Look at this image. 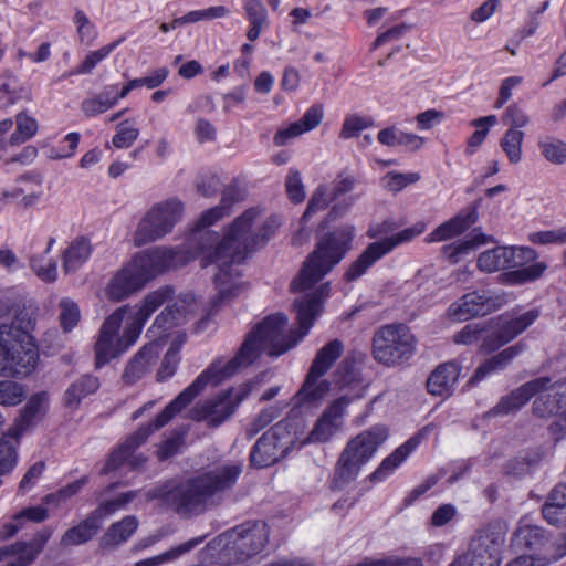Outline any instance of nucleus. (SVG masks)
<instances>
[{"label":"nucleus","instance_id":"9","mask_svg":"<svg viewBox=\"0 0 566 566\" xmlns=\"http://www.w3.org/2000/svg\"><path fill=\"white\" fill-rule=\"evenodd\" d=\"M185 206L178 198H169L150 207L138 222L134 233V244H144L163 239L181 221Z\"/></svg>","mask_w":566,"mask_h":566},{"label":"nucleus","instance_id":"46","mask_svg":"<svg viewBox=\"0 0 566 566\" xmlns=\"http://www.w3.org/2000/svg\"><path fill=\"white\" fill-rule=\"evenodd\" d=\"M17 129L10 136V145H21L31 139L38 132V122L25 112H20L15 116Z\"/></svg>","mask_w":566,"mask_h":566},{"label":"nucleus","instance_id":"51","mask_svg":"<svg viewBox=\"0 0 566 566\" xmlns=\"http://www.w3.org/2000/svg\"><path fill=\"white\" fill-rule=\"evenodd\" d=\"M27 397L25 387L11 379L0 380V405L15 407Z\"/></svg>","mask_w":566,"mask_h":566},{"label":"nucleus","instance_id":"34","mask_svg":"<svg viewBox=\"0 0 566 566\" xmlns=\"http://www.w3.org/2000/svg\"><path fill=\"white\" fill-rule=\"evenodd\" d=\"M522 350L523 347L521 345H514L503 349L499 354L492 356L491 358L482 363L475 369L470 381L472 384H475L496 371L503 370L510 365L513 358L516 357Z\"/></svg>","mask_w":566,"mask_h":566},{"label":"nucleus","instance_id":"62","mask_svg":"<svg viewBox=\"0 0 566 566\" xmlns=\"http://www.w3.org/2000/svg\"><path fill=\"white\" fill-rule=\"evenodd\" d=\"M285 188L290 200L294 203H301L305 199V189L298 170L290 169Z\"/></svg>","mask_w":566,"mask_h":566},{"label":"nucleus","instance_id":"31","mask_svg":"<svg viewBox=\"0 0 566 566\" xmlns=\"http://www.w3.org/2000/svg\"><path fill=\"white\" fill-rule=\"evenodd\" d=\"M542 514L551 525L566 526V484H558L548 493Z\"/></svg>","mask_w":566,"mask_h":566},{"label":"nucleus","instance_id":"35","mask_svg":"<svg viewBox=\"0 0 566 566\" xmlns=\"http://www.w3.org/2000/svg\"><path fill=\"white\" fill-rule=\"evenodd\" d=\"M92 245L88 239H74L62 254V266L66 274L77 271L90 258Z\"/></svg>","mask_w":566,"mask_h":566},{"label":"nucleus","instance_id":"49","mask_svg":"<svg viewBox=\"0 0 566 566\" xmlns=\"http://www.w3.org/2000/svg\"><path fill=\"white\" fill-rule=\"evenodd\" d=\"M137 491H129L119 494L117 497L113 500L104 501L91 514L95 516L98 523H101L103 518L108 517L116 513L117 511L124 509L137 496Z\"/></svg>","mask_w":566,"mask_h":566},{"label":"nucleus","instance_id":"41","mask_svg":"<svg viewBox=\"0 0 566 566\" xmlns=\"http://www.w3.org/2000/svg\"><path fill=\"white\" fill-rule=\"evenodd\" d=\"M489 238L485 234H476L470 239L460 240L442 247L443 256L452 264L458 263L461 258L468 255L479 245L485 244Z\"/></svg>","mask_w":566,"mask_h":566},{"label":"nucleus","instance_id":"1","mask_svg":"<svg viewBox=\"0 0 566 566\" xmlns=\"http://www.w3.org/2000/svg\"><path fill=\"white\" fill-rule=\"evenodd\" d=\"M355 228L346 224L326 234L316 249L307 256L298 275L291 282V291L302 293L293 304L298 324V333L287 329V316L276 313L266 316L247 336L238 354L224 361L214 359L188 387H186L156 419L138 428L125 441L115 448L104 468L103 474L118 469L125 461L133 469L142 467L146 458L134 452L147 441L155 431L166 426L176 415L184 410L208 386H217L234 375L239 368L250 366L261 354L277 357L307 335L323 312L324 302L329 296V284L316 285L352 248Z\"/></svg>","mask_w":566,"mask_h":566},{"label":"nucleus","instance_id":"48","mask_svg":"<svg viewBox=\"0 0 566 566\" xmlns=\"http://www.w3.org/2000/svg\"><path fill=\"white\" fill-rule=\"evenodd\" d=\"M538 148L542 156L554 165L566 163V143L554 138L545 137L538 142Z\"/></svg>","mask_w":566,"mask_h":566},{"label":"nucleus","instance_id":"39","mask_svg":"<svg viewBox=\"0 0 566 566\" xmlns=\"http://www.w3.org/2000/svg\"><path fill=\"white\" fill-rule=\"evenodd\" d=\"M343 350L344 345L339 339L328 342L317 352L308 371L323 377L340 357Z\"/></svg>","mask_w":566,"mask_h":566},{"label":"nucleus","instance_id":"45","mask_svg":"<svg viewBox=\"0 0 566 566\" xmlns=\"http://www.w3.org/2000/svg\"><path fill=\"white\" fill-rule=\"evenodd\" d=\"M523 140L524 133L515 128H507L500 139V147L511 164H517L522 160Z\"/></svg>","mask_w":566,"mask_h":566},{"label":"nucleus","instance_id":"16","mask_svg":"<svg viewBox=\"0 0 566 566\" xmlns=\"http://www.w3.org/2000/svg\"><path fill=\"white\" fill-rule=\"evenodd\" d=\"M291 444L290 422L281 420L255 442L250 454L251 463L258 468L274 464L287 453Z\"/></svg>","mask_w":566,"mask_h":566},{"label":"nucleus","instance_id":"44","mask_svg":"<svg viewBox=\"0 0 566 566\" xmlns=\"http://www.w3.org/2000/svg\"><path fill=\"white\" fill-rule=\"evenodd\" d=\"M18 441L19 439L10 438L7 432L0 438V485L2 476L11 473L18 463Z\"/></svg>","mask_w":566,"mask_h":566},{"label":"nucleus","instance_id":"12","mask_svg":"<svg viewBox=\"0 0 566 566\" xmlns=\"http://www.w3.org/2000/svg\"><path fill=\"white\" fill-rule=\"evenodd\" d=\"M227 553L235 563H245L260 555L269 543L270 531L263 521H248L230 531Z\"/></svg>","mask_w":566,"mask_h":566},{"label":"nucleus","instance_id":"36","mask_svg":"<svg viewBox=\"0 0 566 566\" xmlns=\"http://www.w3.org/2000/svg\"><path fill=\"white\" fill-rule=\"evenodd\" d=\"M137 527L138 520L135 516H125L108 527L101 538V547L107 549L125 543L136 532Z\"/></svg>","mask_w":566,"mask_h":566},{"label":"nucleus","instance_id":"58","mask_svg":"<svg viewBox=\"0 0 566 566\" xmlns=\"http://www.w3.org/2000/svg\"><path fill=\"white\" fill-rule=\"evenodd\" d=\"M420 176L417 172L401 174L389 171L386 174L381 181L382 186L392 192H398L406 188L408 185L415 184L419 180Z\"/></svg>","mask_w":566,"mask_h":566},{"label":"nucleus","instance_id":"57","mask_svg":"<svg viewBox=\"0 0 566 566\" xmlns=\"http://www.w3.org/2000/svg\"><path fill=\"white\" fill-rule=\"evenodd\" d=\"M139 136V129L130 124L129 120H123L116 127V134L112 138V144L118 149L129 148Z\"/></svg>","mask_w":566,"mask_h":566},{"label":"nucleus","instance_id":"19","mask_svg":"<svg viewBox=\"0 0 566 566\" xmlns=\"http://www.w3.org/2000/svg\"><path fill=\"white\" fill-rule=\"evenodd\" d=\"M504 542L501 534H481L472 539L468 552L450 566H500Z\"/></svg>","mask_w":566,"mask_h":566},{"label":"nucleus","instance_id":"38","mask_svg":"<svg viewBox=\"0 0 566 566\" xmlns=\"http://www.w3.org/2000/svg\"><path fill=\"white\" fill-rule=\"evenodd\" d=\"M101 527L92 514L83 520L76 526L69 528L61 537V545L63 547L81 545L92 539Z\"/></svg>","mask_w":566,"mask_h":566},{"label":"nucleus","instance_id":"7","mask_svg":"<svg viewBox=\"0 0 566 566\" xmlns=\"http://www.w3.org/2000/svg\"><path fill=\"white\" fill-rule=\"evenodd\" d=\"M387 438L388 428L375 424L349 439L336 461L332 488L340 490L355 481Z\"/></svg>","mask_w":566,"mask_h":566},{"label":"nucleus","instance_id":"60","mask_svg":"<svg viewBox=\"0 0 566 566\" xmlns=\"http://www.w3.org/2000/svg\"><path fill=\"white\" fill-rule=\"evenodd\" d=\"M179 349L180 346L174 343L165 354L160 368L157 373V379L159 381L171 377L176 373L180 361Z\"/></svg>","mask_w":566,"mask_h":566},{"label":"nucleus","instance_id":"50","mask_svg":"<svg viewBox=\"0 0 566 566\" xmlns=\"http://www.w3.org/2000/svg\"><path fill=\"white\" fill-rule=\"evenodd\" d=\"M488 334H492V331L485 323H470L453 335V342L458 345H473L480 340L483 343Z\"/></svg>","mask_w":566,"mask_h":566},{"label":"nucleus","instance_id":"63","mask_svg":"<svg viewBox=\"0 0 566 566\" xmlns=\"http://www.w3.org/2000/svg\"><path fill=\"white\" fill-rule=\"evenodd\" d=\"M60 322L65 332L71 331L80 321V310L77 305L70 300H62L60 303Z\"/></svg>","mask_w":566,"mask_h":566},{"label":"nucleus","instance_id":"10","mask_svg":"<svg viewBox=\"0 0 566 566\" xmlns=\"http://www.w3.org/2000/svg\"><path fill=\"white\" fill-rule=\"evenodd\" d=\"M426 229L427 223L424 221H418L411 227L405 228L390 237L371 242L349 265L345 273V279L349 282L356 281L363 276L369 268H371L381 258L389 254L395 248L411 242L415 238L422 234Z\"/></svg>","mask_w":566,"mask_h":566},{"label":"nucleus","instance_id":"27","mask_svg":"<svg viewBox=\"0 0 566 566\" xmlns=\"http://www.w3.org/2000/svg\"><path fill=\"white\" fill-rule=\"evenodd\" d=\"M311 371L293 397V406L297 408H310L317 406L329 391L331 384L328 380Z\"/></svg>","mask_w":566,"mask_h":566},{"label":"nucleus","instance_id":"21","mask_svg":"<svg viewBox=\"0 0 566 566\" xmlns=\"http://www.w3.org/2000/svg\"><path fill=\"white\" fill-rule=\"evenodd\" d=\"M537 379L547 380L536 392L532 405L533 413L539 418H549L566 411V386L563 380L552 381L547 376Z\"/></svg>","mask_w":566,"mask_h":566},{"label":"nucleus","instance_id":"61","mask_svg":"<svg viewBox=\"0 0 566 566\" xmlns=\"http://www.w3.org/2000/svg\"><path fill=\"white\" fill-rule=\"evenodd\" d=\"M528 241L533 244H565L566 243V228H558L553 230L537 231L528 234Z\"/></svg>","mask_w":566,"mask_h":566},{"label":"nucleus","instance_id":"64","mask_svg":"<svg viewBox=\"0 0 566 566\" xmlns=\"http://www.w3.org/2000/svg\"><path fill=\"white\" fill-rule=\"evenodd\" d=\"M357 184L355 175L349 172L347 169L339 171L336 178L333 180L332 195L335 198H339L343 195L350 192Z\"/></svg>","mask_w":566,"mask_h":566},{"label":"nucleus","instance_id":"28","mask_svg":"<svg viewBox=\"0 0 566 566\" xmlns=\"http://www.w3.org/2000/svg\"><path fill=\"white\" fill-rule=\"evenodd\" d=\"M44 394L32 396L21 410L19 418H17L14 423L8 429L7 434L15 440L19 439L27 429L36 423L44 411Z\"/></svg>","mask_w":566,"mask_h":566},{"label":"nucleus","instance_id":"26","mask_svg":"<svg viewBox=\"0 0 566 566\" xmlns=\"http://www.w3.org/2000/svg\"><path fill=\"white\" fill-rule=\"evenodd\" d=\"M476 220V209L471 208L469 211H461L450 220L441 223L432 232L426 237L427 243L442 242L465 232Z\"/></svg>","mask_w":566,"mask_h":566},{"label":"nucleus","instance_id":"55","mask_svg":"<svg viewBox=\"0 0 566 566\" xmlns=\"http://www.w3.org/2000/svg\"><path fill=\"white\" fill-rule=\"evenodd\" d=\"M334 200L335 198L329 191L328 186L319 185L312 193L302 219H310L316 212L326 209L328 205Z\"/></svg>","mask_w":566,"mask_h":566},{"label":"nucleus","instance_id":"2","mask_svg":"<svg viewBox=\"0 0 566 566\" xmlns=\"http://www.w3.org/2000/svg\"><path fill=\"white\" fill-rule=\"evenodd\" d=\"M259 211L249 209L238 217L231 224L214 252L205 254L203 264H217L219 272L214 276L219 302L235 296L241 285L233 279L229 268L233 263H241L260 244H264L281 226L277 217L268 218L261 226H256Z\"/></svg>","mask_w":566,"mask_h":566},{"label":"nucleus","instance_id":"37","mask_svg":"<svg viewBox=\"0 0 566 566\" xmlns=\"http://www.w3.org/2000/svg\"><path fill=\"white\" fill-rule=\"evenodd\" d=\"M101 386L96 376L86 374L73 381L66 389L64 398L70 408H77L81 401L90 395L95 394Z\"/></svg>","mask_w":566,"mask_h":566},{"label":"nucleus","instance_id":"14","mask_svg":"<svg viewBox=\"0 0 566 566\" xmlns=\"http://www.w3.org/2000/svg\"><path fill=\"white\" fill-rule=\"evenodd\" d=\"M516 539L533 552L527 555L537 562L538 566H547L566 556V533L555 541H551L545 531L536 525L520 526L515 533Z\"/></svg>","mask_w":566,"mask_h":566},{"label":"nucleus","instance_id":"59","mask_svg":"<svg viewBox=\"0 0 566 566\" xmlns=\"http://www.w3.org/2000/svg\"><path fill=\"white\" fill-rule=\"evenodd\" d=\"M30 266L36 276L43 282L52 283L57 279V264L54 260H49L44 264L43 258L32 256L30 259Z\"/></svg>","mask_w":566,"mask_h":566},{"label":"nucleus","instance_id":"54","mask_svg":"<svg viewBox=\"0 0 566 566\" xmlns=\"http://www.w3.org/2000/svg\"><path fill=\"white\" fill-rule=\"evenodd\" d=\"M373 125L374 120L369 116H361L358 114L347 115L339 132V138L347 140L357 137L360 132L371 127Z\"/></svg>","mask_w":566,"mask_h":566},{"label":"nucleus","instance_id":"30","mask_svg":"<svg viewBox=\"0 0 566 566\" xmlns=\"http://www.w3.org/2000/svg\"><path fill=\"white\" fill-rule=\"evenodd\" d=\"M156 356L157 352L155 345L140 348L124 369L122 375L124 384L132 386L139 381L149 371Z\"/></svg>","mask_w":566,"mask_h":566},{"label":"nucleus","instance_id":"33","mask_svg":"<svg viewBox=\"0 0 566 566\" xmlns=\"http://www.w3.org/2000/svg\"><path fill=\"white\" fill-rule=\"evenodd\" d=\"M418 440L411 438L399 446L394 452L386 457L379 467L369 475L370 482H380L387 479L417 448Z\"/></svg>","mask_w":566,"mask_h":566},{"label":"nucleus","instance_id":"11","mask_svg":"<svg viewBox=\"0 0 566 566\" xmlns=\"http://www.w3.org/2000/svg\"><path fill=\"white\" fill-rule=\"evenodd\" d=\"M128 306H122L112 313L102 324L94 345L95 368L99 369L112 359L117 358L135 343H130L129 325L122 337H117L122 322L126 317Z\"/></svg>","mask_w":566,"mask_h":566},{"label":"nucleus","instance_id":"53","mask_svg":"<svg viewBox=\"0 0 566 566\" xmlns=\"http://www.w3.org/2000/svg\"><path fill=\"white\" fill-rule=\"evenodd\" d=\"M286 405L276 403L263 409L248 426L245 433L249 438H253L263 430L273 420L277 419Z\"/></svg>","mask_w":566,"mask_h":566},{"label":"nucleus","instance_id":"24","mask_svg":"<svg viewBox=\"0 0 566 566\" xmlns=\"http://www.w3.org/2000/svg\"><path fill=\"white\" fill-rule=\"evenodd\" d=\"M547 382L543 379H532L510 394L503 396L499 402L489 410V416H504L518 411L524 407Z\"/></svg>","mask_w":566,"mask_h":566},{"label":"nucleus","instance_id":"15","mask_svg":"<svg viewBox=\"0 0 566 566\" xmlns=\"http://www.w3.org/2000/svg\"><path fill=\"white\" fill-rule=\"evenodd\" d=\"M228 212L226 211L224 205H219L205 211L197 222V230L191 234L187 241V248H177L176 251H180L182 255L187 258V262L195 259H200L201 266L203 264L205 254L214 252L216 247L222 241L219 240V234L213 231L206 230L207 227L212 226L214 222L223 218ZM175 250V248H172Z\"/></svg>","mask_w":566,"mask_h":566},{"label":"nucleus","instance_id":"32","mask_svg":"<svg viewBox=\"0 0 566 566\" xmlns=\"http://www.w3.org/2000/svg\"><path fill=\"white\" fill-rule=\"evenodd\" d=\"M15 193L19 198L18 207L28 210L35 207L43 198L42 178L40 176L24 175L17 179Z\"/></svg>","mask_w":566,"mask_h":566},{"label":"nucleus","instance_id":"56","mask_svg":"<svg viewBox=\"0 0 566 566\" xmlns=\"http://www.w3.org/2000/svg\"><path fill=\"white\" fill-rule=\"evenodd\" d=\"M200 541L193 539L186 542L177 547H174L163 554H159L157 556H153L143 560H139L135 563L134 566H160L164 563L170 562L172 559L178 558L182 554L189 552Z\"/></svg>","mask_w":566,"mask_h":566},{"label":"nucleus","instance_id":"29","mask_svg":"<svg viewBox=\"0 0 566 566\" xmlns=\"http://www.w3.org/2000/svg\"><path fill=\"white\" fill-rule=\"evenodd\" d=\"M31 99V90L24 86L17 75L9 71L0 74V109H7L20 101Z\"/></svg>","mask_w":566,"mask_h":566},{"label":"nucleus","instance_id":"22","mask_svg":"<svg viewBox=\"0 0 566 566\" xmlns=\"http://www.w3.org/2000/svg\"><path fill=\"white\" fill-rule=\"evenodd\" d=\"M51 531L39 533L30 542H18L0 547V566H28L43 549Z\"/></svg>","mask_w":566,"mask_h":566},{"label":"nucleus","instance_id":"43","mask_svg":"<svg viewBox=\"0 0 566 566\" xmlns=\"http://www.w3.org/2000/svg\"><path fill=\"white\" fill-rule=\"evenodd\" d=\"M49 516L48 509L44 506H31L22 510L14 516V521L4 524L0 528V542L12 537L21 527L20 520L28 518L32 522H43Z\"/></svg>","mask_w":566,"mask_h":566},{"label":"nucleus","instance_id":"18","mask_svg":"<svg viewBox=\"0 0 566 566\" xmlns=\"http://www.w3.org/2000/svg\"><path fill=\"white\" fill-rule=\"evenodd\" d=\"M539 317V310L532 308L521 314H506L500 318L496 329L484 337L480 345L482 353L489 354L513 340Z\"/></svg>","mask_w":566,"mask_h":566},{"label":"nucleus","instance_id":"8","mask_svg":"<svg viewBox=\"0 0 566 566\" xmlns=\"http://www.w3.org/2000/svg\"><path fill=\"white\" fill-rule=\"evenodd\" d=\"M417 339L405 324L379 327L371 339L373 358L386 367L400 366L412 358Z\"/></svg>","mask_w":566,"mask_h":566},{"label":"nucleus","instance_id":"3","mask_svg":"<svg viewBox=\"0 0 566 566\" xmlns=\"http://www.w3.org/2000/svg\"><path fill=\"white\" fill-rule=\"evenodd\" d=\"M242 473V463L212 465L165 493L166 503L180 515L198 514L216 504Z\"/></svg>","mask_w":566,"mask_h":566},{"label":"nucleus","instance_id":"17","mask_svg":"<svg viewBox=\"0 0 566 566\" xmlns=\"http://www.w3.org/2000/svg\"><path fill=\"white\" fill-rule=\"evenodd\" d=\"M507 303L505 293L474 291L453 302L447 315L454 322H465L475 316L488 315Z\"/></svg>","mask_w":566,"mask_h":566},{"label":"nucleus","instance_id":"20","mask_svg":"<svg viewBox=\"0 0 566 566\" xmlns=\"http://www.w3.org/2000/svg\"><path fill=\"white\" fill-rule=\"evenodd\" d=\"M360 397H363V395L357 396V398ZM354 399H356V397L345 395L333 400L314 423L306 438V442H328L342 429L346 409Z\"/></svg>","mask_w":566,"mask_h":566},{"label":"nucleus","instance_id":"23","mask_svg":"<svg viewBox=\"0 0 566 566\" xmlns=\"http://www.w3.org/2000/svg\"><path fill=\"white\" fill-rule=\"evenodd\" d=\"M171 296L172 290L170 287H163L148 293L136 311L128 307L126 315L129 313L127 324L129 325L130 343H136L147 319Z\"/></svg>","mask_w":566,"mask_h":566},{"label":"nucleus","instance_id":"52","mask_svg":"<svg viewBox=\"0 0 566 566\" xmlns=\"http://www.w3.org/2000/svg\"><path fill=\"white\" fill-rule=\"evenodd\" d=\"M122 42V40H118L116 42H113L111 44H107L105 46H102L98 50L91 51L83 62L73 71H71L70 74L72 75H82V74H91L94 70V67L102 62L104 59H106L115 49L116 46Z\"/></svg>","mask_w":566,"mask_h":566},{"label":"nucleus","instance_id":"4","mask_svg":"<svg viewBox=\"0 0 566 566\" xmlns=\"http://www.w3.org/2000/svg\"><path fill=\"white\" fill-rule=\"evenodd\" d=\"M36 308L19 307L11 324H0V375L12 379L30 376L39 363V347L32 335Z\"/></svg>","mask_w":566,"mask_h":566},{"label":"nucleus","instance_id":"6","mask_svg":"<svg viewBox=\"0 0 566 566\" xmlns=\"http://www.w3.org/2000/svg\"><path fill=\"white\" fill-rule=\"evenodd\" d=\"M537 253L530 247H495L480 253L478 269L485 273L515 269L505 274L506 282L513 285L537 280L546 271L544 262H535Z\"/></svg>","mask_w":566,"mask_h":566},{"label":"nucleus","instance_id":"25","mask_svg":"<svg viewBox=\"0 0 566 566\" xmlns=\"http://www.w3.org/2000/svg\"><path fill=\"white\" fill-rule=\"evenodd\" d=\"M460 373L461 366L455 361L440 364L427 379L428 392L432 396H450L459 379Z\"/></svg>","mask_w":566,"mask_h":566},{"label":"nucleus","instance_id":"42","mask_svg":"<svg viewBox=\"0 0 566 566\" xmlns=\"http://www.w3.org/2000/svg\"><path fill=\"white\" fill-rule=\"evenodd\" d=\"M377 139L385 146H406L412 150L419 149L423 144V139L421 137L401 132L395 127L381 129L377 135Z\"/></svg>","mask_w":566,"mask_h":566},{"label":"nucleus","instance_id":"40","mask_svg":"<svg viewBox=\"0 0 566 566\" xmlns=\"http://www.w3.org/2000/svg\"><path fill=\"white\" fill-rule=\"evenodd\" d=\"M116 104L113 86L106 85L98 94L85 98L81 109L87 117H94L109 111Z\"/></svg>","mask_w":566,"mask_h":566},{"label":"nucleus","instance_id":"13","mask_svg":"<svg viewBox=\"0 0 566 566\" xmlns=\"http://www.w3.org/2000/svg\"><path fill=\"white\" fill-rule=\"evenodd\" d=\"M251 392L249 385L230 388L218 396L199 402L191 410L192 419L205 421L209 427H218L224 422L248 398Z\"/></svg>","mask_w":566,"mask_h":566},{"label":"nucleus","instance_id":"47","mask_svg":"<svg viewBox=\"0 0 566 566\" xmlns=\"http://www.w3.org/2000/svg\"><path fill=\"white\" fill-rule=\"evenodd\" d=\"M496 123L497 117L495 115L480 117L471 122V126L475 127L476 129L467 140L465 153L468 155L475 153L476 148L480 147L486 138L490 128L496 125Z\"/></svg>","mask_w":566,"mask_h":566},{"label":"nucleus","instance_id":"5","mask_svg":"<svg viewBox=\"0 0 566 566\" xmlns=\"http://www.w3.org/2000/svg\"><path fill=\"white\" fill-rule=\"evenodd\" d=\"M187 258L171 248L157 247L136 253L109 281L106 295L119 302L142 290L157 275L186 264Z\"/></svg>","mask_w":566,"mask_h":566}]
</instances>
